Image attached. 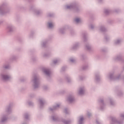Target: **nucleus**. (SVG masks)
Instances as JSON below:
<instances>
[{
    "mask_svg": "<svg viewBox=\"0 0 124 124\" xmlns=\"http://www.w3.org/2000/svg\"><path fill=\"white\" fill-rule=\"evenodd\" d=\"M32 82L34 84V88L36 89V88H38V86L39 85V79H38V77L36 76H34L32 79Z\"/></svg>",
    "mask_w": 124,
    "mask_h": 124,
    "instance_id": "obj_1",
    "label": "nucleus"
},
{
    "mask_svg": "<svg viewBox=\"0 0 124 124\" xmlns=\"http://www.w3.org/2000/svg\"><path fill=\"white\" fill-rule=\"evenodd\" d=\"M0 76L1 79L4 81H6V80H9V79L11 78V76L5 75V74H1Z\"/></svg>",
    "mask_w": 124,
    "mask_h": 124,
    "instance_id": "obj_2",
    "label": "nucleus"
},
{
    "mask_svg": "<svg viewBox=\"0 0 124 124\" xmlns=\"http://www.w3.org/2000/svg\"><path fill=\"white\" fill-rule=\"evenodd\" d=\"M67 100L68 102H69V103H71L72 102H74V101H75V99L73 95H70L68 97Z\"/></svg>",
    "mask_w": 124,
    "mask_h": 124,
    "instance_id": "obj_3",
    "label": "nucleus"
},
{
    "mask_svg": "<svg viewBox=\"0 0 124 124\" xmlns=\"http://www.w3.org/2000/svg\"><path fill=\"white\" fill-rule=\"evenodd\" d=\"M14 29V27L13 26L10 25H8L7 28V31H8V32H11V31H13V30Z\"/></svg>",
    "mask_w": 124,
    "mask_h": 124,
    "instance_id": "obj_4",
    "label": "nucleus"
},
{
    "mask_svg": "<svg viewBox=\"0 0 124 124\" xmlns=\"http://www.w3.org/2000/svg\"><path fill=\"white\" fill-rule=\"evenodd\" d=\"M76 7L75 4H71L70 5H66L65 8L66 9H73Z\"/></svg>",
    "mask_w": 124,
    "mask_h": 124,
    "instance_id": "obj_5",
    "label": "nucleus"
},
{
    "mask_svg": "<svg viewBox=\"0 0 124 124\" xmlns=\"http://www.w3.org/2000/svg\"><path fill=\"white\" fill-rule=\"evenodd\" d=\"M85 93V88L84 87L79 88L78 90V94L79 95H82V94H84Z\"/></svg>",
    "mask_w": 124,
    "mask_h": 124,
    "instance_id": "obj_6",
    "label": "nucleus"
},
{
    "mask_svg": "<svg viewBox=\"0 0 124 124\" xmlns=\"http://www.w3.org/2000/svg\"><path fill=\"white\" fill-rule=\"evenodd\" d=\"M121 76H119L117 78H114V75L113 74H110L108 76V78H109V79H120V77Z\"/></svg>",
    "mask_w": 124,
    "mask_h": 124,
    "instance_id": "obj_7",
    "label": "nucleus"
},
{
    "mask_svg": "<svg viewBox=\"0 0 124 124\" xmlns=\"http://www.w3.org/2000/svg\"><path fill=\"white\" fill-rule=\"evenodd\" d=\"M60 106L61 105H60V104H57L56 106H54L53 108H50L49 110L53 111V110H56V109H58Z\"/></svg>",
    "mask_w": 124,
    "mask_h": 124,
    "instance_id": "obj_8",
    "label": "nucleus"
},
{
    "mask_svg": "<svg viewBox=\"0 0 124 124\" xmlns=\"http://www.w3.org/2000/svg\"><path fill=\"white\" fill-rule=\"evenodd\" d=\"M43 71L46 74V75H50V70L46 68H43Z\"/></svg>",
    "mask_w": 124,
    "mask_h": 124,
    "instance_id": "obj_9",
    "label": "nucleus"
},
{
    "mask_svg": "<svg viewBox=\"0 0 124 124\" xmlns=\"http://www.w3.org/2000/svg\"><path fill=\"white\" fill-rule=\"evenodd\" d=\"M84 124V117L83 116L80 117L78 119V124Z\"/></svg>",
    "mask_w": 124,
    "mask_h": 124,
    "instance_id": "obj_10",
    "label": "nucleus"
},
{
    "mask_svg": "<svg viewBox=\"0 0 124 124\" xmlns=\"http://www.w3.org/2000/svg\"><path fill=\"white\" fill-rule=\"evenodd\" d=\"M39 103L40 106H43L45 104V100L43 99H41L39 100Z\"/></svg>",
    "mask_w": 124,
    "mask_h": 124,
    "instance_id": "obj_11",
    "label": "nucleus"
},
{
    "mask_svg": "<svg viewBox=\"0 0 124 124\" xmlns=\"http://www.w3.org/2000/svg\"><path fill=\"white\" fill-rule=\"evenodd\" d=\"M122 122H119L117 121V119H116L115 118H113L112 119V124H121Z\"/></svg>",
    "mask_w": 124,
    "mask_h": 124,
    "instance_id": "obj_12",
    "label": "nucleus"
},
{
    "mask_svg": "<svg viewBox=\"0 0 124 124\" xmlns=\"http://www.w3.org/2000/svg\"><path fill=\"white\" fill-rule=\"evenodd\" d=\"M11 111H12L11 108L10 107H9L6 108V113L7 114H10Z\"/></svg>",
    "mask_w": 124,
    "mask_h": 124,
    "instance_id": "obj_13",
    "label": "nucleus"
},
{
    "mask_svg": "<svg viewBox=\"0 0 124 124\" xmlns=\"http://www.w3.org/2000/svg\"><path fill=\"white\" fill-rule=\"evenodd\" d=\"M7 120V117L6 116H3V117L1 118V123H3L5 122V121H6Z\"/></svg>",
    "mask_w": 124,
    "mask_h": 124,
    "instance_id": "obj_14",
    "label": "nucleus"
},
{
    "mask_svg": "<svg viewBox=\"0 0 124 124\" xmlns=\"http://www.w3.org/2000/svg\"><path fill=\"white\" fill-rule=\"evenodd\" d=\"M54 27V24L52 22L48 23V27L49 29H52Z\"/></svg>",
    "mask_w": 124,
    "mask_h": 124,
    "instance_id": "obj_15",
    "label": "nucleus"
},
{
    "mask_svg": "<svg viewBox=\"0 0 124 124\" xmlns=\"http://www.w3.org/2000/svg\"><path fill=\"white\" fill-rule=\"evenodd\" d=\"M100 31H105L106 28L104 27V26H101L100 28Z\"/></svg>",
    "mask_w": 124,
    "mask_h": 124,
    "instance_id": "obj_16",
    "label": "nucleus"
},
{
    "mask_svg": "<svg viewBox=\"0 0 124 124\" xmlns=\"http://www.w3.org/2000/svg\"><path fill=\"white\" fill-rule=\"evenodd\" d=\"M75 21L77 23H80L81 22V19L80 18L77 17L75 19Z\"/></svg>",
    "mask_w": 124,
    "mask_h": 124,
    "instance_id": "obj_17",
    "label": "nucleus"
},
{
    "mask_svg": "<svg viewBox=\"0 0 124 124\" xmlns=\"http://www.w3.org/2000/svg\"><path fill=\"white\" fill-rule=\"evenodd\" d=\"M99 103L101 105V107H102V106H104V103L103 102V100H100V101H99Z\"/></svg>",
    "mask_w": 124,
    "mask_h": 124,
    "instance_id": "obj_18",
    "label": "nucleus"
},
{
    "mask_svg": "<svg viewBox=\"0 0 124 124\" xmlns=\"http://www.w3.org/2000/svg\"><path fill=\"white\" fill-rule=\"evenodd\" d=\"M121 42H122V40L120 39H117L115 41L114 43L115 44H120V43H121Z\"/></svg>",
    "mask_w": 124,
    "mask_h": 124,
    "instance_id": "obj_19",
    "label": "nucleus"
},
{
    "mask_svg": "<svg viewBox=\"0 0 124 124\" xmlns=\"http://www.w3.org/2000/svg\"><path fill=\"white\" fill-rule=\"evenodd\" d=\"M62 122L64 124H70V121H65L64 120H62Z\"/></svg>",
    "mask_w": 124,
    "mask_h": 124,
    "instance_id": "obj_20",
    "label": "nucleus"
},
{
    "mask_svg": "<svg viewBox=\"0 0 124 124\" xmlns=\"http://www.w3.org/2000/svg\"><path fill=\"white\" fill-rule=\"evenodd\" d=\"M3 11H4V9L2 7H0V12L1 14H3Z\"/></svg>",
    "mask_w": 124,
    "mask_h": 124,
    "instance_id": "obj_21",
    "label": "nucleus"
},
{
    "mask_svg": "<svg viewBox=\"0 0 124 124\" xmlns=\"http://www.w3.org/2000/svg\"><path fill=\"white\" fill-rule=\"evenodd\" d=\"M52 119L53 121H54L58 120V117H57V116H52Z\"/></svg>",
    "mask_w": 124,
    "mask_h": 124,
    "instance_id": "obj_22",
    "label": "nucleus"
},
{
    "mask_svg": "<svg viewBox=\"0 0 124 124\" xmlns=\"http://www.w3.org/2000/svg\"><path fill=\"white\" fill-rule=\"evenodd\" d=\"M60 62V60L55 59L53 61V63H54V64H56V63H58V62Z\"/></svg>",
    "mask_w": 124,
    "mask_h": 124,
    "instance_id": "obj_23",
    "label": "nucleus"
},
{
    "mask_svg": "<svg viewBox=\"0 0 124 124\" xmlns=\"http://www.w3.org/2000/svg\"><path fill=\"white\" fill-rule=\"evenodd\" d=\"M29 114L27 113L24 115V118L25 120H28V119H29Z\"/></svg>",
    "mask_w": 124,
    "mask_h": 124,
    "instance_id": "obj_24",
    "label": "nucleus"
},
{
    "mask_svg": "<svg viewBox=\"0 0 124 124\" xmlns=\"http://www.w3.org/2000/svg\"><path fill=\"white\" fill-rule=\"evenodd\" d=\"M109 13H110V11L109 10L106 9V10H105V13L106 14H107V15L109 14Z\"/></svg>",
    "mask_w": 124,
    "mask_h": 124,
    "instance_id": "obj_25",
    "label": "nucleus"
},
{
    "mask_svg": "<svg viewBox=\"0 0 124 124\" xmlns=\"http://www.w3.org/2000/svg\"><path fill=\"white\" fill-rule=\"evenodd\" d=\"M9 67H10V65H7V66L5 65H3V68H6V69L9 68Z\"/></svg>",
    "mask_w": 124,
    "mask_h": 124,
    "instance_id": "obj_26",
    "label": "nucleus"
},
{
    "mask_svg": "<svg viewBox=\"0 0 124 124\" xmlns=\"http://www.w3.org/2000/svg\"><path fill=\"white\" fill-rule=\"evenodd\" d=\"M100 79V78H99V77L96 76L95 80H96V82H98V81H99Z\"/></svg>",
    "mask_w": 124,
    "mask_h": 124,
    "instance_id": "obj_27",
    "label": "nucleus"
},
{
    "mask_svg": "<svg viewBox=\"0 0 124 124\" xmlns=\"http://www.w3.org/2000/svg\"><path fill=\"white\" fill-rule=\"evenodd\" d=\"M77 47H78V44H77L74 45L73 49H76Z\"/></svg>",
    "mask_w": 124,
    "mask_h": 124,
    "instance_id": "obj_28",
    "label": "nucleus"
},
{
    "mask_svg": "<svg viewBox=\"0 0 124 124\" xmlns=\"http://www.w3.org/2000/svg\"><path fill=\"white\" fill-rule=\"evenodd\" d=\"M86 49L87 50H90L91 49V46H86Z\"/></svg>",
    "mask_w": 124,
    "mask_h": 124,
    "instance_id": "obj_29",
    "label": "nucleus"
},
{
    "mask_svg": "<svg viewBox=\"0 0 124 124\" xmlns=\"http://www.w3.org/2000/svg\"><path fill=\"white\" fill-rule=\"evenodd\" d=\"M64 112H65L66 114H67V113H68V109L65 108V109H64Z\"/></svg>",
    "mask_w": 124,
    "mask_h": 124,
    "instance_id": "obj_30",
    "label": "nucleus"
},
{
    "mask_svg": "<svg viewBox=\"0 0 124 124\" xmlns=\"http://www.w3.org/2000/svg\"><path fill=\"white\" fill-rule=\"evenodd\" d=\"M74 59H70V62H74Z\"/></svg>",
    "mask_w": 124,
    "mask_h": 124,
    "instance_id": "obj_31",
    "label": "nucleus"
},
{
    "mask_svg": "<svg viewBox=\"0 0 124 124\" xmlns=\"http://www.w3.org/2000/svg\"><path fill=\"white\" fill-rule=\"evenodd\" d=\"M87 116L88 117H90V116H92V113H91V112H88Z\"/></svg>",
    "mask_w": 124,
    "mask_h": 124,
    "instance_id": "obj_32",
    "label": "nucleus"
},
{
    "mask_svg": "<svg viewBox=\"0 0 124 124\" xmlns=\"http://www.w3.org/2000/svg\"><path fill=\"white\" fill-rule=\"evenodd\" d=\"M121 118H123V119H124V114H122L121 115Z\"/></svg>",
    "mask_w": 124,
    "mask_h": 124,
    "instance_id": "obj_33",
    "label": "nucleus"
},
{
    "mask_svg": "<svg viewBox=\"0 0 124 124\" xmlns=\"http://www.w3.org/2000/svg\"><path fill=\"white\" fill-rule=\"evenodd\" d=\"M46 44V43L43 42V44H42V46H45Z\"/></svg>",
    "mask_w": 124,
    "mask_h": 124,
    "instance_id": "obj_34",
    "label": "nucleus"
},
{
    "mask_svg": "<svg viewBox=\"0 0 124 124\" xmlns=\"http://www.w3.org/2000/svg\"><path fill=\"white\" fill-rule=\"evenodd\" d=\"M109 101H110V103L111 105H113V101L111 100Z\"/></svg>",
    "mask_w": 124,
    "mask_h": 124,
    "instance_id": "obj_35",
    "label": "nucleus"
},
{
    "mask_svg": "<svg viewBox=\"0 0 124 124\" xmlns=\"http://www.w3.org/2000/svg\"><path fill=\"white\" fill-rule=\"evenodd\" d=\"M120 59H121V57H118L117 58V60L118 61H120Z\"/></svg>",
    "mask_w": 124,
    "mask_h": 124,
    "instance_id": "obj_36",
    "label": "nucleus"
},
{
    "mask_svg": "<svg viewBox=\"0 0 124 124\" xmlns=\"http://www.w3.org/2000/svg\"><path fill=\"white\" fill-rule=\"evenodd\" d=\"M60 32H61L62 33V29H60Z\"/></svg>",
    "mask_w": 124,
    "mask_h": 124,
    "instance_id": "obj_37",
    "label": "nucleus"
},
{
    "mask_svg": "<svg viewBox=\"0 0 124 124\" xmlns=\"http://www.w3.org/2000/svg\"><path fill=\"white\" fill-rule=\"evenodd\" d=\"M36 14H37V15L39 14V11L36 12Z\"/></svg>",
    "mask_w": 124,
    "mask_h": 124,
    "instance_id": "obj_38",
    "label": "nucleus"
},
{
    "mask_svg": "<svg viewBox=\"0 0 124 124\" xmlns=\"http://www.w3.org/2000/svg\"><path fill=\"white\" fill-rule=\"evenodd\" d=\"M91 29H93V25H91Z\"/></svg>",
    "mask_w": 124,
    "mask_h": 124,
    "instance_id": "obj_39",
    "label": "nucleus"
},
{
    "mask_svg": "<svg viewBox=\"0 0 124 124\" xmlns=\"http://www.w3.org/2000/svg\"><path fill=\"white\" fill-rule=\"evenodd\" d=\"M96 124H99V122H98V121H96Z\"/></svg>",
    "mask_w": 124,
    "mask_h": 124,
    "instance_id": "obj_40",
    "label": "nucleus"
},
{
    "mask_svg": "<svg viewBox=\"0 0 124 124\" xmlns=\"http://www.w3.org/2000/svg\"><path fill=\"white\" fill-rule=\"evenodd\" d=\"M29 105H31V103H29Z\"/></svg>",
    "mask_w": 124,
    "mask_h": 124,
    "instance_id": "obj_41",
    "label": "nucleus"
},
{
    "mask_svg": "<svg viewBox=\"0 0 124 124\" xmlns=\"http://www.w3.org/2000/svg\"><path fill=\"white\" fill-rule=\"evenodd\" d=\"M99 0V1H101V0Z\"/></svg>",
    "mask_w": 124,
    "mask_h": 124,
    "instance_id": "obj_42",
    "label": "nucleus"
},
{
    "mask_svg": "<svg viewBox=\"0 0 124 124\" xmlns=\"http://www.w3.org/2000/svg\"><path fill=\"white\" fill-rule=\"evenodd\" d=\"M101 109H102V108H101Z\"/></svg>",
    "mask_w": 124,
    "mask_h": 124,
    "instance_id": "obj_43",
    "label": "nucleus"
}]
</instances>
